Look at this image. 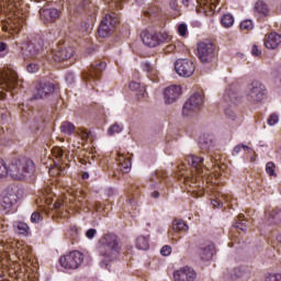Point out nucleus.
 I'll return each mask as SVG.
<instances>
[{"mask_svg":"<svg viewBox=\"0 0 281 281\" xmlns=\"http://www.w3.org/2000/svg\"><path fill=\"white\" fill-rule=\"evenodd\" d=\"M187 161L189 166H191V171L183 172L186 165L178 166V179L184 183V186L192 188V190H201V188H203L201 180L205 177V173H203V168H205L203 161H205V159L201 156L190 155L187 157Z\"/></svg>","mask_w":281,"mask_h":281,"instance_id":"obj_1","label":"nucleus"},{"mask_svg":"<svg viewBox=\"0 0 281 281\" xmlns=\"http://www.w3.org/2000/svg\"><path fill=\"white\" fill-rule=\"evenodd\" d=\"M34 172H36L34 160L25 156L13 159L9 165V177L15 181L31 179Z\"/></svg>","mask_w":281,"mask_h":281,"instance_id":"obj_2","label":"nucleus"},{"mask_svg":"<svg viewBox=\"0 0 281 281\" xmlns=\"http://www.w3.org/2000/svg\"><path fill=\"white\" fill-rule=\"evenodd\" d=\"M100 256L109 260H115L122 251V241L115 233H106L98 241Z\"/></svg>","mask_w":281,"mask_h":281,"instance_id":"obj_3","label":"nucleus"},{"mask_svg":"<svg viewBox=\"0 0 281 281\" xmlns=\"http://www.w3.org/2000/svg\"><path fill=\"white\" fill-rule=\"evenodd\" d=\"M10 251H13L20 260H30V257L32 256V247L27 246L23 241L12 238L7 239L5 243H0V260L8 258V254Z\"/></svg>","mask_w":281,"mask_h":281,"instance_id":"obj_4","label":"nucleus"},{"mask_svg":"<svg viewBox=\"0 0 281 281\" xmlns=\"http://www.w3.org/2000/svg\"><path fill=\"white\" fill-rule=\"evenodd\" d=\"M244 93L250 104H265L268 92L262 82L255 80L246 86Z\"/></svg>","mask_w":281,"mask_h":281,"instance_id":"obj_5","label":"nucleus"},{"mask_svg":"<svg viewBox=\"0 0 281 281\" xmlns=\"http://www.w3.org/2000/svg\"><path fill=\"white\" fill-rule=\"evenodd\" d=\"M47 53L43 50V40H35L30 42L22 48V57L23 60H38V63H43V60H47Z\"/></svg>","mask_w":281,"mask_h":281,"instance_id":"obj_6","label":"nucleus"},{"mask_svg":"<svg viewBox=\"0 0 281 281\" xmlns=\"http://www.w3.org/2000/svg\"><path fill=\"white\" fill-rule=\"evenodd\" d=\"M19 86V75L11 68L0 71V89L2 91L10 92V95H14L16 87Z\"/></svg>","mask_w":281,"mask_h":281,"instance_id":"obj_7","label":"nucleus"},{"mask_svg":"<svg viewBox=\"0 0 281 281\" xmlns=\"http://www.w3.org/2000/svg\"><path fill=\"white\" fill-rule=\"evenodd\" d=\"M74 54L75 50L71 46L56 45L55 48L47 52L46 60L48 63H63V60H69V58H72Z\"/></svg>","mask_w":281,"mask_h":281,"instance_id":"obj_8","label":"nucleus"},{"mask_svg":"<svg viewBox=\"0 0 281 281\" xmlns=\"http://www.w3.org/2000/svg\"><path fill=\"white\" fill-rule=\"evenodd\" d=\"M85 260L82 252L75 250L59 258V265L64 269H78Z\"/></svg>","mask_w":281,"mask_h":281,"instance_id":"obj_9","label":"nucleus"},{"mask_svg":"<svg viewBox=\"0 0 281 281\" xmlns=\"http://www.w3.org/2000/svg\"><path fill=\"white\" fill-rule=\"evenodd\" d=\"M198 58L204 65L212 63L216 58V53L214 52V44L211 42H201L198 44Z\"/></svg>","mask_w":281,"mask_h":281,"instance_id":"obj_10","label":"nucleus"},{"mask_svg":"<svg viewBox=\"0 0 281 281\" xmlns=\"http://www.w3.org/2000/svg\"><path fill=\"white\" fill-rule=\"evenodd\" d=\"M116 25H117V18H115L112 14H105V16L101 21V24L98 29L99 36L101 38H106V36H110L112 34Z\"/></svg>","mask_w":281,"mask_h":281,"instance_id":"obj_11","label":"nucleus"},{"mask_svg":"<svg viewBox=\"0 0 281 281\" xmlns=\"http://www.w3.org/2000/svg\"><path fill=\"white\" fill-rule=\"evenodd\" d=\"M16 203H19V194L16 192L10 189L3 192L0 202L3 214H10Z\"/></svg>","mask_w":281,"mask_h":281,"instance_id":"obj_12","label":"nucleus"},{"mask_svg":"<svg viewBox=\"0 0 281 281\" xmlns=\"http://www.w3.org/2000/svg\"><path fill=\"white\" fill-rule=\"evenodd\" d=\"M53 155L57 159V175H65V169L69 166V153L63 150L60 147L53 148Z\"/></svg>","mask_w":281,"mask_h":281,"instance_id":"obj_13","label":"nucleus"},{"mask_svg":"<svg viewBox=\"0 0 281 281\" xmlns=\"http://www.w3.org/2000/svg\"><path fill=\"white\" fill-rule=\"evenodd\" d=\"M175 69L182 78H190V76L194 74L196 67L190 59H178L175 63Z\"/></svg>","mask_w":281,"mask_h":281,"instance_id":"obj_14","label":"nucleus"},{"mask_svg":"<svg viewBox=\"0 0 281 281\" xmlns=\"http://www.w3.org/2000/svg\"><path fill=\"white\" fill-rule=\"evenodd\" d=\"M104 69H106V63L104 61L92 64L90 70L88 72H83V80H86V82H90V85H93L95 80L100 79V74H102Z\"/></svg>","mask_w":281,"mask_h":281,"instance_id":"obj_15","label":"nucleus"},{"mask_svg":"<svg viewBox=\"0 0 281 281\" xmlns=\"http://www.w3.org/2000/svg\"><path fill=\"white\" fill-rule=\"evenodd\" d=\"M55 91V86L52 82H40L35 87V91L33 92V100H43V98H47V95H52Z\"/></svg>","mask_w":281,"mask_h":281,"instance_id":"obj_16","label":"nucleus"},{"mask_svg":"<svg viewBox=\"0 0 281 281\" xmlns=\"http://www.w3.org/2000/svg\"><path fill=\"white\" fill-rule=\"evenodd\" d=\"M173 280L194 281L196 280V271H194L190 266H184L173 272Z\"/></svg>","mask_w":281,"mask_h":281,"instance_id":"obj_17","label":"nucleus"},{"mask_svg":"<svg viewBox=\"0 0 281 281\" xmlns=\"http://www.w3.org/2000/svg\"><path fill=\"white\" fill-rule=\"evenodd\" d=\"M181 95V86L172 85L164 90V100L166 104H175Z\"/></svg>","mask_w":281,"mask_h":281,"instance_id":"obj_18","label":"nucleus"},{"mask_svg":"<svg viewBox=\"0 0 281 281\" xmlns=\"http://www.w3.org/2000/svg\"><path fill=\"white\" fill-rule=\"evenodd\" d=\"M116 164L119 166L120 172L127 173L131 171V166H133V162L131 161V154H124L122 151H119L116 154Z\"/></svg>","mask_w":281,"mask_h":281,"instance_id":"obj_19","label":"nucleus"},{"mask_svg":"<svg viewBox=\"0 0 281 281\" xmlns=\"http://www.w3.org/2000/svg\"><path fill=\"white\" fill-rule=\"evenodd\" d=\"M140 38L147 47H157V45H161V38H159V35H156L155 33H150L148 31H144L140 34Z\"/></svg>","mask_w":281,"mask_h":281,"instance_id":"obj_20","label":"nucleus"},{"mask_svg":"<svg viewBox=\"0 0 281 281\" xmlns=\"http://www.w3.org/2000/svg\"><path fill=\"white\" fill-rule=\"evenodd\" d=\"M221 0H196L198 5H200L198 11L210 15L212 14V12H214V10L216 9V3H218Z\"/></svg>","mask_w":281,"mask_h":281,"instance_id":"obj_21","label":"nucleus"},{"mask_svg":"<svg viewBox=\"0 0 281 281\" xmlns=\"http://www.w3.org/2000/svg\"><path fill=\"white\" fill-rule=\"evenodd\" d=\"M40 14L42 21L54 23L60 16V11L58 9H44L40 11Z\"/></svg>","mask_w":281,"mask_h":281,"instance_id":"obj_22","label":"nucleus"},{"mask_svg":"<svg viewBox=\"0 0 281 281\" xmlns=\"http://www.w3.org/2000/svg\"><path fill=\"white\" fill-rule=\"evenodd\" d=\"M215 254H216V247L214 246V244H207L206 246L201 247L199 249V256L201 260H205V261L212 260Z\"/></svg>","mask_w":281,"mask_h":281,"instance_id":"obj_23","label":"nucleus"},{"mask_svg":"<svg viewBox=\"0 0 281 281\" xmlns=\"http://www.w3.org/2000/svg\"><path fill=\"white\" fill-rule=\"evenodd\" d=\"M265 217L268 218L270 223H281V209L280 207H269L265 212Z\"/></svg>","mask_w":281,"mask_h":281,"instance_id":"obj_24","label":"nucleus"},{"mask_svg":"<svg viewBox=\"0 0 281 281\" xmlns=\"http://www.w3.org/2000/svg\"><path fill=\"white\" fill-rule=\"evenodd\" d=\"M203 104H205L203 94H201L200 92H194L186 101L184 106H203Z\"/></svg>","mask_w":281,"mask_h":281,"instance_id":"obj_25","label":"nucleus"},{"mask_svg":"<svg viewBox=\"0 0 281 281\" xmlns=\"http://www.w3.org/2000/svg\"><path fill=\"white\" fill-rule=\"evenodd\" d=\"M130 89L132 91H136V97L138 100H144L148 98V92H146V88L142 87L137 81L130 82Z\"/></svg>","mask_w":281,"mask_h":281,"instance_id":"obj_26","label":"nucleus"},{"mask_svg":"<svg viewBox=\"0 0 281 281\" xmlns=\"http://www.w3.org/2000/svg\"><path fill=\"white\" fill-rule=\"evenodd\" d=\"M281 43V35L278 33H271L265 42L267 49H276Z\"/></svg>","mask_w":281,"mask_h":281,"instance_id":"obj_27","label":"nucleus"},{"mask_svg":"<svg viewBox=\"0 0 281 281\" xmlns=\"http://www.w3.org/2000/svg\"><path fill=\"white\" fill-rule=\"evenodd\" d=\"M255 14H258L261 19L265 16H269V5L265 3V1H257L254 7Z\"/></svg>","mask_w":281,"mask_h":281,"instance_id":"obj_28","label":"nucleus"},{"mask_svg":"<svg viewBox=\"0 0 281 281\" xmlns=\"http://www.w3.org/2000/svg\"><path fill=\"white\" fill-rule=\"evenodd\" d=\"M13 231L20 236H27L30 234V226L24 222L16 221L13 223Z\"/></svg>","mask_w":281,"mask_h":281,"instance_id":"obj_29","label":"nucleus"},{"mask_svg":"<svg viewBox=\"0 0 281 281\" xmlns=\"http://www.w3.org/2000/svg\"><path fill=\"white\" fill-rule=\"evenodd\" d=\"M212 144H214V136L203 135L200 137L199 147L201 150H210V148H212Z\"/></svg>","mask_w":281,"mask_h":281,"instance_id":"obj_30","label":"nucleus"},{"mask_svg":"<svg viewBox=\"0 0 281 281\" xmlns=\"http://www.w3.org/2000/svg\"><path fill=\"white\" fill-rule=\"evenodd\" d=\"M224 99L228 104H238V102H240V95L234 90L226 91Z\"/></svg>","mask_w":281,"mask_h":281,"instance_id":"obj_31","label":"nucleus"},{"mask_svg":"<svg viewBox=\"0 0 281 281\" xmlns=\"http://www.w3.org/2000/svg\"><path fill=\"white\" fill-rule=\"evenodd\" d=\"M91 5V0H74V8L76 12H82L85 8H89Z\"/></svg>","mask_w":281,"mask_h":281,"instance_id":"obj_32","label":"nucleus"},{"mask_svg":"<svg viewBox=\"0 0 281 281\" xmlns=\"http://www.w3.org/2000/svg\"><path fill=\"white\" fill-rule=\"evenodd\" d=\"M172 229H173V232H188V229H190V227L188 226V224H186V222L176 220V221H173Z\"/></svg>","mask_w":281,"mask_h":281,"instance_id":"obj_33","label":"nucleus"},{"mask_svg":"<svg viewBox=\"0 0 281 281\" xmlns=\"http://www.w3.org/2000/svg\"><path fill=\"white\" fill-rule=\"evenodd\" d=\"M143 71H146L148 78L153 80V76H156L157 70L155 69V66L150 65V63L145 61L142 64Z\"/></svg>","mask_w":281,"mask_h":281,"instance_id":"obj_34","label":"nucleus"},{"mask_svg":"<svg viewBox=\"0 0 281 281\" xmlns=\"http://www.w3.org/2000/svg\"><path fill=\"white\" fill-rule=\"evenodd\" d=\"M233 227H235V229H240V232H247V222L245 221V215H239Z\"/></svg>","mask_w":281,"mask_h":281,"instance_id":"obj_35","label":"nucleus"},{"mask_svg":"<svg viewBox=\"0 0 281 281\" xmlns=\"http://www.w3.org/2000/svg\"><path fill=\"white\" fill-rule=\"evenodd\" d=\"M60 131L61 133H65V135H71L74 131H76V126L74 125V123L66 121L61 123Z\"/></svg>","mask_w":281,"mask_h":281,"instance_id":"obj_36","label":"nucleus"},{"mask_svg":"<svg viewBox=\"0 0 281 281\" xmlns=\"http://www.w3.org/2000/svg\"><path fill=\"white\" fill-rule=\"evenodd\" d=\"M5 177H10V165L0 159V179H5Z\"/></svg>","mask_w":281,"mask_h":281,"instance_id":"obj_37","label":"nucleus"},{"mask_svg":"<svg viewBox=\"0 0 281 281\" xmlns=\"http://www.w3.org/2000/svg\"><path fill=\"white\" fill-rule=\"evenodd\" d=\"M266 172L270 177V179H276L278 173L276 172V162L269 161L266 164Z\"/></svg>","mask_w":281,"mask_h":281,"instance_id":"obj_38","label":"nucleus"},{"mask_svg":"<svg viewBox=\"0 0 281 281\" xmlns=\"http://www.w3.org/2000/svg\"><path fill=\"white\" fill-rule=\"evenodd\" d=\"M156 181L164 183V186H168V172L165 170L156 171L155 176Z\"/></svg>","mask_w":281,"mask_h":281,"instance_id":"obj_39","label":"nucleus"},{"mask_svg":"<svg viewBox=\"0 0 281 281\" xmlns=\"http://www.w3.org/2000/svg\"><path fill=\"white\" fill-rule=\"evenodd\" d=\"M136 247H137V249H143L144 251H146V249H148V247H149L148 238H146L144 236L137 237Z\"/></svg>","mask_w":281,"mask_h":281,"instance_id":"obj_40","label":"nucleus"},{"mask_svg":"<svg viewBox=\"0 0 281 281\" xmlns=\"http://www.w3.org/2000/svg\"><path fill=\"white\" fill-rule=\"evenodd\" d=\"M221 23H222L223 27H232V25H234V15L224 14L222 16Z\"/></svg>","mask_w":281,"mask_h":281,"instance_id":"obj_41","label":"nucleus"},{"mask_svg":"<svg viewBox=\"0 0 281 281\" xmlns=\"http://www.w3.org/2000/svg\"><path fill=\"white\" fill-rule=\"evenodd\" d=\"M227 196L222 195L221 198L213 199L211 201V205H213V207H217L218 210H221V207H223V203H227Z\"/></svg>","mask_w":281,"mask_h":281,"instance_id":"obj_42","label":"nucleus"},{"mask_svg":"<svg viewBox=\"0 0 281 281\" xmlns=\"http://www.w3.org/2000/svg\"><path fill=\"white\" fill-rule=\"evenodd\" d=\"M196 111H199V106H183L182 115H184L186 117H192V115H195Z\"/></svg>","mask_w":281,"mask_h":281,"instance_id":"obj_43","label":"nucleus"},{"mask_svg":"<svg viewBox=\"0 0 281 281\" xmlns=\"http://www.w3.org/2000/svg\"><path fill=\"white\" fill-rule=\"evenodd\" d=\"M69 201H71V199L57 200L55 201L53 206L55 207V210H67V203H69Z\"/></svg>","mask_w":281,"mask_h":281,"instance_id":"obj_44","label":"nucleus"},{"mask_svg":"<svg viewBox=\"0 0 281 281\" xmlns=\"http://www.w3.org/2000/svg\"><path fill=\"white\" fill-rule=\"evenodd\" d=\"M41 70V64L38 63H30L27 66H26V71L29 74H36Z\"/></svg>","mask_w":281,"mask_h":281,"instance_id":"obj_45","label":"nucleus"},{"mask_svg":"<svg viewBox=\"0 0 281 281\" xmlns=\"http://www.w3.org/2000/svg\"><path fill=\"white\" fill-rule=\"evenodd\" d=\"M263 281H281V273L280 272H270L266 274Z\"/></svg>","mask_w":281,"mask_h":281,"instance_id":"obj_46","label":"nucleus"},{"mask_svg":"<svg viewBox=\"0 0 281 281\" xmlns=\"http://www.w3.org/2000/svg\"><path fill=\"white\" fill-rule=\"evenodd\" d=\"M122 125L114 123L112 126L108 130V135H115L117 133H122Z\"/></svg>","mask_w":281,"mask_h":281,"instance_id":"obj_47","label":"nucleus"},{"mask_svg":"<svg viewBox=\"0 0 281 281\" xmlns=\"http://www.w3.org/2000/svg\"><path fill=\"white\" fill-rule=\"evenodd\" d=\"M240 30L249 32V30H254V22L251 20H245L240 23Z\"/></svg>","mask_w":281,"mask_h":281,"instance_id":"obj_48","label":"nucleus"},{"mask_svg":"<svg viewBox=\"0 0 281 281\" xmlns=\"http://www.w3.org/2000/svg\"><path fill=\"white\" fill-rule=\"evenodd\" d=\"M278 122H280V116L278 115V113H272L269 115V117H268L269 126H276V124H278Z\"/></svg>","mask_w":281,"mask_h":281,"instance_id":"obj_49","label":"nucleus"},{"mask_svg":"<svg viewBox=\"0 0 281 281\" xmlns=\"http://www.w3.org/2000/svg\"><path fill=\"white\" fill-rule=\"evenodd\" d=\"M69 234H70L71 238H74V240H76V238H78V235L80 234V228L77 227L76 225H70Z\"/></svg>","mask_w":281,"mask_h":281,"instance_id":"obj_50","label":"nucleus"},{"mask_svg":"<svg viewBox=\"0 0 281 281\" xmlns=\"http://www.w3.org/2000/svg\"><path fill=\"white\" fill-rule=\"evenodd\" d=\"M97 235H98V229L95 228H90L86 232V238H88L89 240H93V238H95Z\"/></svg>","mask_w":281,"mask_h":281,"instance_id":"obj_51","label":"nucleus"},{"mask_svg":"<svg viewBox=\"0 0 281 281\" xmlns=\"http://www.w3.org/2000/svg\"><path fill=\"white\" fill-rule=\"evenodd\" d=\"M41 221H43V215H41V213L34 212L31 215V223H41Z\"/></svg>","mask_w":281,"mask_h":281,"instance_id":"obj_52","label":"nucleus"},{"mask_svg":"<svg viewBox=\"0 0 281 281\" xmlns=\"http://www.w3.org/2000/svg\"><path fill=\"white\" fill-rule=\"evenodd\" d=\"M160 254L161 256H170V254H172V247L168 245L162 246L160 249Z\"/></svg>","mask_w":281,"mask_h":281,"instance_id":"obj_53","label":"nucleus"},{"mask_svg":"<svg viewBox=\"0 0 281 281\" xmlns=\"http://www.w3.org/2000/svg\"><path fill=\"white\" fill-rule=\"evenodd\" d=\"M178 34H179L180 36H186V34H188V25H186V24H180V25L178 26Z\"/></svg>","mask_w":281,"mask_h":281,"instance_id":"obj_54","label":"nucleus"},{"mask_svg":"<svg viewBox=\"0 0 281 281\" xmlns=\"http://www.w3.org/2000/svg\"><path fill=\"white\" fill-rule=\"evenodd\" d=\"M65 80L68 85H74L76 77L74 76V72L66 74Z\"/></svg>","mask_w":281,"mask_h":281,"instance_id":"obj_55","label":"nucleus"},{"mask_svg":"<svg viewBox=\"0 0 281 281\" xmlns=\"http://www.w3.org/2000/svg\"><path fill=\"white\" fill-rule=\"evenodd\" d=\"M225 115L226 117H229V120H236V114L232 111V108L225 109Z\"/></svg>","mask_w":281,"mask_h":281,"instance_id":"obj_56","label":"nucleus"},{"mask_svg":"<svg viewBox=\"0 0 281 281\" xmlns=\"http://www.w3.org/2000/svg\"><path fill=\"white\" fill-rule=\"evenodd\" d=\"M243 273H244V271L240 268H235L233 277L234 278H243Z\"/></svg>","mask_w":281,"mask_h":281,"instance_id":"obj_57","label":"nucleus"},{"mask_svg":"<svg viewBox=\"0 0 281 281\" xmlns=\"http://www.w3.org/2000/svg\"><path fill=\"white\" fill-rule=\"evenodd\" d=\"M251 54H252V56H260V54H262V52L260 49H258L257 45H252Z\"/></svg>","mask_w":281,"mask_h":281,"instance_id":"obj_58","label":"nucleus"},{"mask_svg":"<svg viewBox=\"0 0 281 281\" xmlns=\"http://www.w3.org/2000/svg\"><path fill=\"white\" fill-rule=\"evenodd\" d=\"M240 150H243V144L236 145L233 149V155H239Z\"/></svg>","mask_w":281,"mask_h":281,"instance_id":"obj_59","label":"nucleus"},{"mask_svg":"<svg viewBox=\"0 0 281 281\" xmlns=\"http://www.w3.org/2000/svg\"><path fill=\"white\" fill-rule=\"evenodd\" d=\"M8 50V44L4 42H0V54H3V52Z\"/></svg>","mask_w":281,"mask_h":281,"instance_id":"obj_60","label":"nucleus"},{"mask_svg":"<svg viewBox=\"0 0 281 281\" xmlns=\"http://www.w3.org/2000/svg\"><path fill=\"white\" fill-rule=\"evenodd\" d=\"M76 207H80V200L72 202V205L69 206V210H74Z\"/></svg>","mask_w":281,"mask_h":281,"instance_id":"obj_61","label":"nucleus"},{"mask_svg":"<svg viewBox=\"0 0 281 281\" xmlns=\"http://www.w3.org/2000/svg\"><path fill=\"white\" fill-rule=\"evenodd\" d=\"M94 210H95V212H100V210H102V203L101 202H94Z\"/></svg>","mask_w":281,"mask_h":281,"instance_id":"obj_62","label":"nucleus"},{"mask_svg":"<svg viewBox=\"0 0 281 281\" xmlns=\"http://www.w3.org/2000/svg\"><path fill=\"white\" fill-rule=\"evenodd\" d=\"M158 38H160V40H161V42H160V43H165V41H166L167 38H169V36H168V34L162 33V34H160V35L158 36Z\"/></svg>","mask_w":281,"mask_h":281,"instance_id":"obj_63","label":"nucleus"},{"mask_svg":"<svg viewBox=\"0 0 281 281\" xmlns=\"http://www.w3.org/2000/svg\"><path fill=\"white\" fill-rule=\"evenodd\" d=\"M241 149L247 150V153H254V149L251 147L247 146V145L241 144Z\"/></svg>","mask_w":281,"mask_h":281,"instance_id":"obj_64","label":"nucleus"}]
</instances>
